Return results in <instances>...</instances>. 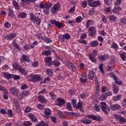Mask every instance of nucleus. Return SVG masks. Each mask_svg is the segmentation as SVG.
I'll return each mask as SVG.
<instances>
[{"instance_id": "1", "label": "nucleus", "mask_w": 126, "mask_h": 126, "mask_svg": "<svg viewBox=\"0 0 126 126\" xmlns=\"http://www.w3.org/2000/svg\"><path fill=\"white\" fill-rule=\"evenodd\" d=\"M88 5L91 7H98L101 5V1L99 0L93 1V0H88Z\"/></svg>"}, {"instance_id": "2", "label": "nucleus", "mask_w": 126, "mask_h": 126, "mask_svg": "<svg viewBox=\"0 0 126 126\" xmlns=\"http://www.w3.org/2000/svg\"><path fill=\"white\" fill-rule=\"evenodd\" d=\"M86 117L88 119H90V120L96 121V122H102V121H103L102 117L98 115H87Z\"/></svg>"}, {"instance_id": "3", "label": "nucleus", "mask_w": 126, "mask_h": 126, "mask_svg": "<svg viewBox=\"0 0 126 126\" xmlns=\"http://www.w3.org/2000/svg\"><path fill=\"white\" fill-rule=\"evenodd\" d=\"M83 102L81 101V100H79V102L75 107L76 110H79L82 113H84V107H83Z\"/></svg>"}, {"instance_id": "4", "label": "nucleus", "mask_w": 126, "mask_h": 126, "mask_svg": "<svg viewBox=\"0 0 126 126\" xmlns=\"http://www.w3.org/2000/svg\"><path fill=\"white\" fill-rule=\"evenodd\" d=\"M31 81H32V82H38L41 80V76H39V75L35 74V75H31Z\"/></svg>"}, {"instance_id": "5", "label": "nucleus", "mask_w": 126, "mask_h": 126, "mask_svg": "<svg viewBox=\"0 0 126 126\" xmlns=\"http://www.w3.org/2000/svg\"><path fill=\"white\" fill-rule=\"evenodd\" d=\"M51 23L53 25H55V26L58 28H59V29H61V28L63 27V24H62V23L58 21H56L55 20H54V19L52 20L51 21Z\"/></svg>"}, {"instance_id": "6", "label": "nucleus", "mask_w": 126, "mask_h": 126, "mask_svg": "<svg viewBox=\"0 0 126 126\" xmlns=\"http://www.w3.org/2000/svg\"><path fill=\"white\" fill-rule=\"evenodd\" d=\"M100 104L101 105H102L101 106L102 111L104 112V113H105L106 115H108V111H107V110H108V106L107 105V104H106V102H101Z\"/></svg>"}, {"instance_id": "7", "label": "nucleus", "mask_w": 126, "mask_h": 126, "mask_svg": "<svg viewBox=\"0 0 126 126\" xmlns=\"http://www.w3.org/2000/svg\"><path fill=\"white\" fill-rule=\"evenodd\" d=\"M57 100L58 103H57L56 105L59 106V107H63V106L65 104V100L63 98H58Z\"/></svg>"}, {"instance_id": "8", "label": "nucleus", "mask_w": 126, "mask_h": 126, "mask_svg": "<svg viewBox=\"0 0 126 126\" xmlns=\"http://www.w3.org/2000/svg\"><path fill=\"white\" fill-rule=\"evenodd\" d=\"M44 113V117L46 119H49L50 116L52 115V111H51V109L49 108L45 109Z\"/></svg>"}, {"instance_id": "9", "label": "nucleus", "mask_w": 126, "mask_h": 126, "mask_svg": "<svg viewBox=\"0 0 126 126\" xmlns=\"http://www.w3.org/2000/svg\"><path fill=\"white\" fill-rule=\"evenodd\" d=\"M45 65H52L53 64V62H52V57H47L45 58Z\"/></svg>"}, {"instance_id": "10", "label": "nucleus", "mask_w": 126, "mask_h": 126, "mask_svg": "<svg viewBox=\"0 0 126 126\" xmlns=\"http://www.w3.org/2000/svg\"><path fill=\"white\" fill-rule=\"evenodd\" d=\"M66 64L67 67H68V68L69 69L71 68L73 71H75V70H76V68L75 67V66H74V65H73V63H72L71 62L67 61L66 63Z\"/></svg>"}, {"instance_id": "11", "label": "nucleus", "mask_w": 126, "mask_h": 126, "mask_svg": "<svg viewBox=\"0 0 126 126\" xmlns=\"http://www.w3.org/2000/svg\"><path fill=\"white\" fill-rule=\"evenodd\" d=\"M60 7H61V5H60V3L57 2L54 5L53 9H51V11L52 13H56V12H57L58 10H59Z\"/></svg>"}, {"instance_id": "12", "label": "nucleus", "mask_w": 126, "mask_h": 126, "mask_svg": "<svg viewBox=\"0 0 126 126\" xmlns=\"http://www.w3.org/2000/svg\"><path fill=\"white\" fill-rule=\"evenodd\" d=\"M98 59L101 62H106L107 59H109V56L108 55H100L98 56Z\"/></svg>"}, {"instance_id": "13", "label": "nucleus", "mask_w": 126, "mask_h": 126, "mask_svg": "<svg viewBox=\"0 0 126 126\" xmlns=\"http://www.w3.org/2000/svg\"><path fill=\"white\" fill-rule=\"evenodd\" d=\"M10 92L11 94L14 95V96H17L19 92L17 89L15 87H13L10 89Z\"/></svg>"}, {"instance_id": "14", "label": "nucleus", "mask_w": 126, "mask_h": 126, "mask_svg": "<svg viewBox=\"0 0 126 126\" xmlns=\"http://www.w3.org/2000/svg\"><path fill=\"white\" fill-rule=\"evenodd\" d=\"M89 31H90L89 36H90L91 37H94V36H95V34L96 33V31L95 30V28H94V27H92L91 28H89Z\"/></svg>"}, {"instance_id": "15", "label": "nucleus", "mask_w": 126, "mask_h": 126, "mask_svg": "<svg viewBox=\"0 0 126 126\" xmlns=\"http://www.w3.org/2000/svg\"><path fill=\"white\" fill-rule=\"evenodd\" d=\"M38 99L39 102L42 104H46V102H47V99L44 96L39 95L38 96Z\"/></svg>"}, {"instance_id": "16", "label": "nucleus", "mask_w": 126, "mask_h": 126, "mask_svg": "<svg viewBox=\"0 0 126 126\" xmlns=\"http://www.w3.org/2000/svg\"><path fill=\"white\" fill-rule=\"evenodd\" d=\"M29 93V92L27 91H24L22 92L21 94L19 95V97L20 98V100H22L25 96H27L28 95V94Z\"/></svg>"}, {"instance_id": "17", "label": "nucleus", "mask_w": 126, "mask_h": 126, "mask_svg": "<svg viewBox=\"0 0 126 126\" xmlns=\"http://www.w3.org/2000/svg\"><path fill=\"white\" fill-rule=\"evenodd\" d=\"M89 58L92 63H97V58H96V56H93V54H89Z\"/></svg>"}, {"instance_id": "18", "label": "nucleus", "mask_w": 126, "mask_h": 126, "mask_svg": "<svg viewBox=\"0 0 126 126\" xmlns=\"http://www.w3.org/2000/svg\"><path fill=\"white\" fill-rule=\"evenodd\" d=\"M19 72H21L23 75H26L28 74V72L24 68L20 67L18 69Z\"/></svg>"}, {"instance_id": "19", "label": "nucleus", "mask_w": 126, "mask_h": 126, "mask_svg": "<svg viewBox=\"0 0 126 126\" xmlns=\"http://www.w3.org/2000/svg\"><path fill=\"white\" fill-rule=\"evenodd\" d=\"M110 108L112 111H116L120 109V105L117 104H113L111 105Z\"/></svg>"}, {"instance_id": "20", "label": "nucleus", "mask_w": 126, "mask_h": 126, "mask_svg": "<svg viewBox=\"0 0 126 126\" xmlns=\"http://www.w3.org/2000/svg\"><path fill=\"white\" fill-rule=\"evenodd\" d=\"M119 24L120 25H126V18L123 17L119 20Z\"/></svg>"}, {"instance_id": "21", "label": "nucleus", "mask_w": 126, "mask_h": 126, "mask_svg": "<svg viewBox=\"0 0 126 126\" xmlns=\"http://www.w3.org/2000/svg\"><path fill=\"white\" fill-rule=\"evenodd\" d=\"M81 123H83V124H84V125H90L91 123H92V121L89 120V119H82L80 121Z\"/></svg>"}, {"instance_id": "22", "label": "nucleus", "mask_w": 126, "mask_h": 126, "mask_svg": "<svg viewBox=\"0 0 126 126\" xmlns=\"http://www.w3.org/2000/svg\"><path fill=\"white\" fill-rule=\"evenodd\" d=\"M88 77L91 80H93V78H94V72H93V70H89Z\"/></svg>"}, {"instance_id": "23", "label": "nucleus", "mask_w": 126, "mask_h": 126, "mask_svg": "<svg viewBox=\"0 0 126 126\" xmlns=\"http://www.w3.org/2000/svg\"><path fill=\"white\" fill-rule=\"evenodd\" d=\"M121 98H122V94H119L117 95L114 96L113 97L112 100H113L114 102H117V101H120Z\"/></svg>"}, {"instance_id": "24", "label": "nucleus", "mask_w": 126, "mask_h": 126, "mask_svg": "<svg viewBox=\"0 0 126 126\" xmlns=\"http://www.w3.org/2000/svg\"><path fill=\"white\" fill-rule=\"evenodd\" d=\"M112 88L114 94H117V93H119V87L115 85V84H113Z\"/></svg>"}, {"instance_id": "25", "label": "nucleus", "mask_w": 126, "mask_h": 126, "mask_svg": "<svg viewBox=\"0 0 126 126\" xmlns=\"http://www.w3.org/2000/svg\"><path fill=\"white\" fill-rule=\"evenodd\" d=\"M15 35L13 33H10L9 34H7L5 36V39L6 40H11V39H14Z\"/></svg>"}, {"instance_id": "26", "label": "nucleus", "mask_w": 126, "mask_h": 126, "mask_svg": "<svg viewBox=\"0 0 126 126\" xmlns=\"http://www.w3.org/2000/svg\"><path fill=\"white\" fill-rule=\"evenodd\" d=\"M60 37H61L62 39H66V40H69V39H70V35H69L68 33H66L65 35H61Z\"/></svg>"}, {"instance_id": "27", "label": "nucleus", "mask_w": 126, "mask_h": 126, "mask_svg": "<svg viewBox=\"0 0 126 126\" xmlns=\"http://www.w3.org/2000/svg\"><path fill=\"white\" fill-rule=\"evenodd\" d=\"M31 0H21L20 4L21 6H25V3H29V2H31Z\"/></svg>"}, {"instance_id": "28", "label": "nucleus", "mask_w": 126, "mask_h": 126, "mask_svg": "<svg viewBox=\"0 0 126 126\" xmlns=\"http://www.w3.org/2000/svg\"><path fill=\"white\" fill-rule=\"evenodd\" d=\"M22 59L24 62H26V63H30V62H31L30 58L27 56L23 55Z\"/></svg>"}, {"instance_id": "29", "label": "nucleus", "mask_w": 126, "mask_h": 126, "mask_svg": "<svg viewBox=\"0 0 126 126\" xmlns=\"http://www.w3.org/2000/svg\"><path fill=\"white\" fill-rule=\"evenodd\" d=\"M29 117L31 120H32V122H33V123H35V122H38L37 118L32 114H30Z\"/></svg>"}, {"instance_id": "30", "label": "nucleus", "mask_w": 126, "mask_h": 126, "mask_svg": "<svg viewBox=\"0 0 126 126\" xmlns=\"http://www.w3.org/2000/svg\"><path fill=\"white\" fill-rule=\"evenodd\" d=\"M27 16V14L26 13L24 12H20L18 15V17H20V18L24 19Z\"/></svg>"}, {"instance_id": "31", "label": "nucleus", "mask_w": 126, "mask_h": 126, "mask_svg": "<svg viewBox=\"0 0 126 126\" xmlns=\"http://www.w3.org/2000/svg\"><path fill=\"white\" fill-rule=\"evenodd\" d=\"M111 47V48H113V49H114L115 51H118V50H119V45H118L116 42L112 43Z\"/></svg>"}, {"instance_id": "32", "label": "nucleus", "mask_w": 126, "mask_h": 126, "mask_svg": "<svg viewBox=\"0 0 126 126\" xmlns=\"http://www.w3.org/2000/svg\"><path fill=\"white\" fill-rule=\"evenodd\" d=\"M119 56H120L122 60H123V61H126V52H120L119 53Z\"/></svg>"}, {"instance_id": "33", "label": "nucleus", "mask_w": 126, "mask_h": 126, "mask_svg": "<svg viewBox=\"0 0 126 126\" xmlns=\"http://www.w3.org/2000/svg\"><path fill=\"white\" fill-rule=\"evenodd\" d=\"M4 77L6 79L12 78V74H9V73H4Z\"/></svg>"}, {"instance_id": "34", "label": "nucleus", "mask_w": 126, "mask_h": 126, "mask_svg": "<svg viewBox=\"0 0 126 126\" xmlns=\"http://www.w3.org/2000/svg\"><path fill=\"white\" fill-rule=\"evenodd\" d=\"M94 24V23L93 22V20H88L87 22V24H86V28L87 29H89V27L91 26V25H93Z\"/></svg>"}, {"instance_id": "35", "label": "nucleus", "mask_w": 126, "mask_h": 126, "mask_svg": "<svg viewBox=\"0 0 126 126\" xmlns=\"http://www.w3.org/2000/svg\"><path fill=\"white\" fill-rule=\"evenodd\" d=\"M41 55L42 56H51V50H46L42 52Z\"/></svg>"}, {"instance_id": "36", "label": "nucleus", "mask_w": 126, "mask_h": 126, "mask_svg": "<svg viewBox=\"0 0 126 126\" xmlns=\"http://www.w3.org/2000/svg\"><path fill=\"white\" fill-rule=\"evenodd\" d=\"M99 100L101 101H105L107 99V95L106 94H102L101 96L99 97Z\"/></svg>"}, {"instance_id": "37", "label": "nucleus", "mask_w": 126, "mask_h": 126, "mask_svg": "<svg viewBox=\"0 0 126 126\" xmlns=\"http://www.w3.org/2000/svg\"><path fill=\"white\" fill-rule=\"evenodd\" d=\"M99 44V42L97 40H94L91 42V45L92 47H97Z\"/></svg>"}, {"instance_id": "38", "label": "nucleus", "mask_w": 126, "mask_h": 126, "mask_svg": "<svg viewBox=\"0 0 126 126\" xmlns=\"http://www.w3.org/2000/svg\"><path fill=\"white\" fill-rule=\"evenodd\" d=\"M52 5H53V3L49 2H47L45 4V8L46 10H49V9L51 8V7L52 6Z\"/></svg>"}, {"instance_id": "39", "label": "nucleus", "mask_w": 126, "mask_h": 126, "mask_svg": "<svg viewBox=\"0 0 126 126\" xmlns=\"http://www.w3.org/2000/svg\"><path fill=\"white\" fill-rule=\"evenodd\" d=\"M119 10H122V8H121V7H115L113 9V12H114V13H117V12H119Z\"/></svg>"}, {"instance_id": "40", "label": "nucleus", "mask_w": 126, "mask_h": 126, "mask_svg": "<svg viewBox=\"0 0 126 126\" xmlns=\"http://www.w3.org/2000/svg\"><path fill=\"white\" fill-rule=\"evenodd\" d=\"M13 5L15 9H19V5H18V3L16 0L13 1Z\"/></svg>"}, {"instance_id": "41", "label": "nucleus", "mask_w": 126, "mask_h": 126, "mask_svg": "<svg viewBox=\"0 0 126 126\" xmlns=\"http://www.w3.org/2000/svg\"><path fill=\"white\" fill-rule=\"evenodd\" d=\"M66 108L68 110V111H73L72 106H71V104H70V103L67 102L66 104Z\"/></svg>"}, {"instance_id": "42", "label": "nucleus", "mask_w": 126, "mask_h": 126, "mask_svg": "<svg viewBox=\"0 0 126 126\" xmlns=\"http://www.w3.org/2000/svg\"><path fill=\"white\" fill-rule=\"evenodd\" d=\"M13 103L15 106V107H19V101H18V99L14 98L13 99Z\"/></svg>"}, {"instance_id": "43", "label": "nucleus", "mask_w": 126, "mask_h": 126, "mask_svg": "<svg viewBox=\"0 0 126 126\" xmlns=\"http://www.w3.org/2000/svg\"><path fill=\"white\" fill-rule=\"evenodd\" d=\"M31 16V19L33 21V22H35V21L36 19H37L38 18L36 17V16L33 14V13H31L30 14Z\"/></svg>"}, {"instance_id": "44", "label": "nucleus", "mask_w": 126, "mask_h": 126, "mask_svg": "<svg viewBox=\"0 0 126 126\" xmlns=\"http://www.w3.org/2000/svg\"><path fill=\"white\" fill-rule=\"evenodd\" d=\"M52 63H53L54 65L55 66H60V65H61V63L58 60H54L52 62Z\"/></svg>"}, {"instance_id": "45", "label": "nucleus", "mask_w": 126, "mask_h": 126, "mask_svg": "<svg viewBox=\"0 0 126 126\" xmlns=\"http://www.w3.org/2000/svg\"><path fill=\"white\" fill-rule=\"evenodd\" d=\"M12 78H13L14 80H18L19 79H20V76L12 74Z\"/></svg>"}, {"instance_id": "46", "label": "nucleus", "mask_w": 126, "mask_h": 126, "mask_svg": "<svg viewBox=\"0 0 126 126\" xmlns=\"http://www.w3.org/2000/svg\"><path fill=\"white\" fill-rule=\"evenodd\" d=\"M46 74L49 76H53V74H54V73L52 72V70H51L50 69H47L46 70Z\"/></svg>"}, {"instance_id": "47", "label": "nucleus", "mask_w": 126, "mask_h": 126, "mask_svg": "<svg viewBox=\"0 0 126 126\" xmlns=\"http://www.w3.org/2000/svg\"><path fill=\"white\" fill-rule=\"evenodd\" d=\"M37 126H49V125L44 121H41L39 124L37 125Z\"/></svg>"}, {"instance_id": "48", "label": "nucleus", "mask_w": 126, "mask_h": 126, "mask_svg": "<svg viewBox=\"0 0 126 126\" xmlns=\"http://www.w3.org/2000/svg\"><path fill=\"white\" fill-rule=\"evenodd\" d=\"M39 7L40 9H44V8H46V4H44L43 1H41L39 4Z\"/></svg>"}, {"instance_id": "49", "label": "nucleus", "mask_w": 126, "mask_h": 126, "mask_svg": "<svg viewBox=\"0 0 126 126\" xmlns=\"http://www.w3.org/2000/svg\"><path fill=\"white\" fill-rule=\"evenodd\" d=\"M49 95L51 97V98L53 99V100H55V99H56V95L55 94V93H53V92H50L49 93Z\"/></svg>"}, {"instance_id": "50", "label": "nucleus", "mask_w": 126, "mask_h": 126, "mask_svg": "<svg viewBox=\"0 0 126 126\" xmlns=\"http://www.w3.org/2000/svg\"><path fill=\"white\" fill-rule=\"evenodd\" d=\"M20 67H19V65H18V64L16 63H14L13 64V68H14V69L15 70H16V69H19V68Z\"/></svg>"}, {"instance_id": "51", "label": "nucleus", "mask_w": 126, "mask_h": 126, "mask_svg": "<svg viewBox=\"0 0 126 126\" xmlns=\"http://www.w3.org/2000/svg\"><path fill=\"white\" fill-rule=\"evenodd\" d=\"M122 1H123V0H116V1L114 2V4L116 5V6H117V5H120V4L122 3Z\"/></svg>"}, {"instance_id": "52", "label": "nucleus", "mask_w": 126, "mask_h": 126, "mask_svg": "<svg viewBox=\"0 0 126 126\" xmlns=\"http://www.w3.org/2000/svg\"><path fill=\"white\" fill-rule=\"evenodd\" d=\"M43 41H44V42H46V43H52V40H51V38H48L46 36H44V38H43Z\"/></svg>"}, {"instance_id": "53", "label": "nucleus", "mask_w": 126, "mask_h": 126, "mask_svg": "<svg viewBox=\"0 0 126 126\" xmlns=\"http://www.w3.org/2000/svg\"><path fill=\"white\" fill-rule=\"evenodd\" d=\"M32 123L30 121H26L24 122V126H31Z\"/></svg>"}, {"instance_id": "54", "label": "nucleus", "mask_w": 126, "mask_h": 126, "mask_svg": "<svg viewBox=\"0 0 126 126\" xmlns=\"http://www.w3.org/2000/svg\"><path fill=\"white\" fill-rule=\"evenodd\" d=\"M76 21L77 23H80V22L82 21V17L79 16L78 17H77L76 19Z\"/></svg>"}, {"instance_id": "55", "label": "nucleus", "mask_w": 126, "mask_h": 126, "mask_svg": "<svg viewBox=\"0 0 126 126\" xmlns=\"http://www.w3.org/2000/svg\"><path fill=\"white\" fill-rule=\"evenodd\" d=\"M119 121H120V124H125V123H126V119L122 117V116L121 117H120Z\"/></svg>"}, {"instance_id": "56", "label": "nucleus", "mask_w": 126, "mask_h": 126, "mask_svg": "<svg viewBox=\"0 0 126 126\" xmlns=\"http://www.w3.org/2000/svg\"><path fill=\"white\" fill-rule=\"evenodd\" d=\"M9 16H12V17H13V16L14 15V12L13 10L9 9V13H8Z\"/></svg>"}, {"instance_id": "57", "label": "nucleus", "mask_w": 126, "mask_h": 126, "mask_svg": "<svg viewBox=\"0 0 126 126\" xmlns=\"http://www.w3.org/2000/svg\"><path fill=\"white\" fill-rule=\"evenodd\" d=\"M36 37H37V38L39 39V40H44V38H45V36H43V33H39L38 35H36Z\"/></svg>"}, {"instance_id": "58", "label": "nucleus", "mask_w": 126, "mask_h": 126, "mask_svg": "<svg viewBox=\"0 0 126 126\" xmlns=\"http://www.w3.org/2000/svg\"><path fill=\"white\" fill-rule=\"evenodd\" d=\"M71 103L72 104V106L73 108H75L76 107L77 103H76V100L75 99H72L71 100Z\"/></svg>"}, {"instance_id": "59", "label": "nucleus", "mask_w": 126, "mask_h": 126, "mask_svg": "<svg viewBox=\"0 0 126 126\" xmlns=\"http://www.w3.org/2000/svg\"><path fill=\"white\" fill-rule=\"evenodd\" d=\"M94 109L96 112H99L100 111V107L97 104L94 105Z\"/></svg>"}, {"instance_id": "60", "label": "nucleus", "mask_w": 126, "mask_h": 126, "mask_svg": "<svg viewBox=\"0 0 126 126\" xmlns=\"http://www.w3.org/2000/svg\"><path fill=\"white\" fill-rule=\"evenodd\" d=\"M109 19L110 21H116V19H117V18H116V16L115 15H111L109 17Z\"/></svg>"}, {"instance_id": "61", "label": "nucleus", "mask_w": 126, "mask_h": 126, "mask_svg": "<svg viewBox=\"0 0 126 126\" xmlns=\"http://www.w3.org/2000/svg\"><path fill=\"white\" fill-rule=\"evenodd\" d=\"M107 69L108 71H112V70L114 69V67H113V66H111V64H108Z\"/></svg>"}, {"instance_id": "62", "label": "nucleus", "mask_w": 126, "mask_h": 126, "mask_svg": "<svg viewBox=\"0 0 126 126\" xmlns=\"http://www.w3.org/2000/svg\"><path fill=\"white\" fill-rule=\"evenodd\" d=\"M7 115L9 117H12V116H13V114L12 113V110H11V109H8L7 110Z\"/></svg>"}, {"instance_id": "63", "label": "nucleus", "mask_w": 126, "mask_h": 126, "mask_svg": "<svg viewBox=\"0 0 126 126\" xmlns=\"http://www.w3.org/2000/svg\"><path fill=\"white\" fill-rule=\"evenodd\" d=\"M81 5L82 7L85 8V7L87 6V1H84L83 2H82Z\"/></svg>"}, {"instance_id": "64", "label": "nucleus", "mask_w": 126, "mask_h": 126, "mask_svg": "<svg viewBox=\"0 0 126 126\" xmlns=\"http://www.w3.org/2000/svg\"><path fill=\"white\" fill-rule=\"evenodd\" d=\"M99 68L100 70V72L101 73H104V69H103V64H99Z\"/></svg>"}]
</instances>
